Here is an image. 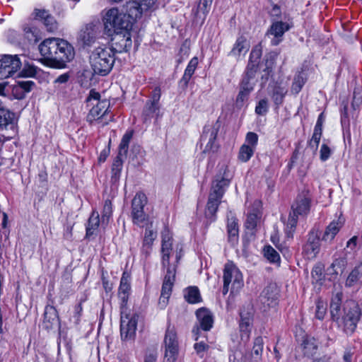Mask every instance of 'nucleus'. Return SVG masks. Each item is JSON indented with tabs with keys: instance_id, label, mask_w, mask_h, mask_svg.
Masks as SVG:
<instances>
[{
	"instance_id": "obj_1",
	"label": "nucleus",
	"mask_w": 362,
	"mask_h": 362,
	"mask_svg": "<svg viewBox=\"0 0 362 362\" xmlns=\"http://www.w3.org/2000/svg\"><path fill=\"white\" fill-rule=\"evenodd\" d=\"M231 175L228 166L223 165L221 167L218 174L216 175L212 182L210 193L206 204L205 215L209 218L214 220V216L221 202V199L229 186Z\"/></svg>"
},
{
	"instance_id": "obj_2",
	"label": "nucleus",
	"mask_w": 362,
	"mask_h": 362,
	"mask_svg": "<svg viewBox=\"0 0 362 362\" xmlns=\"http://www.w3.org/2000/svg\"><path fill=\"white\" fill-rule=\"evenodd\" d=\"M115 61V52L107 45L95 48L90 55L92 69L95 74L100 76H106L110 72Z\"/></svg>"
},
{
	"instance_id": "obj_3",
	"label": "nucleus",
	"mask_w": 362,
	"mask_h": 362,
	"mask_svg": "<svg viewBox=\"0 0 362 362\" xmlns=\"http://www.w3.org/2000/svg\"><path fill=\"white\" fill-rule=\"evenodd\" d=\"M86 101L93 105L87 116L88 121L92 123L96 120H101L104 124H108L112 119V116L108 117L107 112L110 102L105 99L101 100L100 93L95 90L90 91Z\"/></svg>"
},
{
	"instance_id": "obj_4",
	"label": "nucleus",
	"mask_w": 362,
	"mask_h": 362,
	"mask_svg": "<svg viewBox=\"0 0 362 362\" xmlns=\"http://www.w3.org/2000/svg\"><path fill=\"white\" fill-rule=\"evenodd\" d=\"M103 23L105 30L110 33L132 30L133 26L130 16L116 8H110L106 12Z\"/></svg>"
},
{
	"instance_id": "obj_5",
	"label": "nucleus",
	"mask_w": 362,
	"mask_h": 362,
	"mask_svg": "<svg viewBox=\"0 0 362 362\" xmlns=\"http://www.w3.org/2000/svg\"><path fill=\"white\" fill-rule=\"evenodd\" d=\"M230 286V293L239 292L243 286V275L239 269L232 262L226 264L223 270V294L226 295Z\"/></svg>"
},
{
	"instance_id": "obj_6",
	"label": "nucleus",
	"mask_w": 362,
	"mask_h": 362,
	"mask_svg": "<svg viewBox=\"0 0 362 362\" xmlns=\"http://www.w3.org/2000/svg\"><path fill=\"white\" fill-rule=\"evenodd\" d=\"M219 125L206 124L204 127L203 133L200 138V144L203 148V153H215L219 148L216 141Z\"/></svg>"
},
{
	"instance_id": "obj_7",
	"label": "nucleus",
	"mask_w": 362,
	"mask_h": 362,
	"mask_svg": "<svg viewBox=\"0 0 362 362\" xmlns=\"http://www.w3.org/2000/svg\"><path fill=\"white\" fill-rule=\"evenodd\" d=\"M138 315L127 312V309L121 310L120 335L124 341L134 339L136 334Z\"/></svg>"
},
{
	"instance_id": "obj_8",
	"label": "nucleus",
	"mask_w": 362,
	"mask_h": 362,
	"mask_svg": "<svg viewBox=\"0 0 362 362\" xmlns=\"http://www.w3.org/2000/svg\"><path fill=\"white\" fill-rule=\"evenodd\" d=\"M344 310V315L342 317L344 331L348 334H352L360 320L361 310L354 301L346 302Z\"/></svg>"
},
{
	"instance_id": "obj_9",
	"label": "nucleus",
	"mask_w": 362,
	"mask_h": 362,
	"mask_svg": "<svg viewBox=\"0 0 362 362\" xmlns=\"http://www.w3.org/2000/svg\"><path fill=\"white\" fill-rule=\"evenodd\" d=\"M22 66L18 55L5 54L0 57V79L13 76Z\"/></svg>"
},
{
	"instance_id": "obj_10",
	"label": "nucleus",
	"mask_w": 362,
	"mask_h": 362,
	"mask_svg": "<svg viewBox=\"0 0 362 362\" xmlns=\"http://www.w3.org/2000/svg\"><path fill=\"white\" fill-rule=\"evenodd\" d=\"M164 344L165 350L163 362H175L178 354V341L173 327L167 329Z\"/></svg>"
},
{
	"instance_id": "obj_11",
	"label": "nucleus",
	"mask_w": 362,
	"mask_h": 362,
	"mask_svg": "<svg viewBox=\"0 0 362 362\" xmlns=\"http://www.w3.org/2000/svg\"><path fill=\"white\" fill-rule=\"evenodd\" d=\"M147 204V197L143 192H137L132 201V218L134 223L139 225L146 220L144 208Z\"/></svg>"
},
{
	"instance_id": "obj_12",
	"label": "nucleus",
	"mask_w": 362,
	"mask_h": 362,
	"mask_svg": "<svg viewBox=\"0 0 362 362\" xmlns=\"http://www.w3.org/2000/svg\"><path fill=\"white\" fill-rule=\"evenodd\" d=\"M132 30L113 33L111 38L112 51L118 53L129 51L132 45Z\"/></svg>"
},
{
	"instance_id": "obj_13",
	"label": "nucleus",
	"mask_w": 362,
	"mask_h": 362,
	"mask_svg": "<svg viewBox=\"0 0 362 362\" xmlns=\"http://www.w3.org/2000/svg\"><path fill=\"white\" fill-rule=\"evenodd\" d=\"M55 65L57 68H64L66 64L71 61L75 55L74 47L66 40L59 39Z\"/></svg>"
},
{
	"instance_id": "obj_14",
	"label": "nucleus",
	"mask_w": 362,
	"mask_h": 362,
	"mask_svg": "<svg viewBox=\"0 0 362 362\" xmlns=\"http://www.w3.org/2000/svg\"><path fill=\"white\" fill-rule=\"evenodd\" d=\"M320 232L317 229H312L308 235L306 243L303 246V253L307 259L316 257L320 250Z\"/></svg>"
},
{
	"instance_id": "obj_15",
	"label": "nucleus",
	"mask_w": 362,
	"mask_h": 362,
	"mask_svg": "<svg viewBox=\"0 0 362 362\" xmlns=\"http://www.w3.org/2000/svg\"><path fill=\"white\" fill-rule=\"evenodd\" d=\"M165 268L167 269V272L164 277L161 289V295L158 302L159 305L160 306L161 308H164L168 303V299L171 295L172 288L173 286L175 277V267H168Z\"/></svg>"
},
{
	"instance_id": "obj_16",
	"label": "nucleus",
	"mask_w": 362,
	"mask_h": 362,
	"mask_svg": "<svg viewBox=\"0 0 362 362\" xmlns=\"http://www.w3.org/2000/svg\"><path fill=\"white\" fill-rule=\"evenodd\" d=\"M33 16L35 20L45 25L47 31L54 33L58 29V23L49 11L45 8H35Z\"/></svg>"
},
{
	"instance_id": "obj_17",
	"label": "nucleus",
	"mask_w": 362,
	"mask_h": 362,
	"mask_svg": "<svg viewBox=\"0 0 362 362\" xmlns=\"http://www.w3.org/2000/svg\"><path fill=\"white\" fill-rule=\"evenodd\" d=\"M161 253L163 267H173L170 264V256L172 251L173 236L170 231L165 228L162 232Z\"/></svg>"
},
{
	"instance_id": "obj_18",
	"label": "nucleus",
	"mask_w": 362,
	"mask_h": 362,
	"mask_svg": "<svg viewBox=\"0 0 362 362\" xmlns=\"http://www.w3.org/2000/svg\"><path fill=\"white\" fill-rule=\"evenodd\" d=\"M59 38L50 37L45 39L39 45V50L42 56L55 64L57 53V45Z\"/></svg>"
},
{
	"instance_id": "obj_19",
	"label": "nucleus",
	"mask_w": 362,
	"mask_h": 362,
	"mask_svg": "<svg viewBox=\"0 0 362 362\" xmlns=\"http://www.w3.org/2000/svg\"><path fill=\"white\" fill-rule=\"evenodd\" d=\"M290 29L288 23L282 21H275L272 23L269 29L267 30V35H272L271 44L274 46L278 45L283 40L284 33Z\"/></svg>"
},
{
	"instance_id": "obj_20",
	"label": "nucleus",
	"mask_w": 362,
	"mask_h": 362,
	"mask_svg": "<svg viewBox=\"0 0 362 362\" xmlns=\"http://www.w3.org/2000/svg\"><path fill=\"white\" fill-rule=\"evenodd\" d=\"M240 331L241 332L240 339L241 341L247 342L250 339V325L252 320V308L249 305L247 310L245 312L241 310L240 313Z\"/></svg>"
},
{
	"instance_id": "obj_21",
	"label": "nucleus",
	"mask_w": 362,
	"mask_h": 362,
	"mask_svg": "<svg viewBox=\"0 0 362 362\" xmlns=\"http://www.w3.org/2000/svg\"><path fill=\"white\" fill-rule=\"evenodd\" d=\"M278 289L275 284H269L262 291L259 300L265 308L273 307L276 304Z\"/></svg>"
},
{
	"instance_id": "obj_22",
	"label": "nucleus",
	"mask_w": 362,
	"mask_h": 362,
	"mask_svg": "<svg viewBox=\"0 0 362 362\" xmlns=\"http://www.w3.org/2000/svg\"><path fill=\"white\" fill-rule=\"evenodd\" d=\"M42 328L51 330L59 328L60 322L57 309L52 305H47L45 308Z\"/></svg>"
},
{
	"instance_id": "obj_23",
	"label": "nucleus",
	"mask_w": 362,
	"mask_h": 362,
	"mask_svg": "<svg viewBox=\"0 0 362 362\" xmlns=\"http://www.w3.org/2000/svg\"><path fill=\"white\" fill-rule=\"evenodd\" d=\"M0 129L9 131L10 138L16 133L14 114L4 108H0Z\"/></svg>"
},
{
	"instance_id": "obj_24",
	"label": "nucleus",
	"mask_w": 362,
	"mask_h": 362,
	"mask_svg": "<svg viewBox=\"0 0 362 362\" xmlns=\"http://www.w3.org/2000/svg\"><path fill=\"white\" fill-rule=\"evenodd\" d=\"M310 203L311 199L308 195H298L291 206L294 216H306L310 211Z\"/></svg>"
},
{
	"instance_id": "obj_25",
	"label": "nucleus",
	"mask_w": 362,
	"mask_h": 362,
	"mask_svg": "<svg viewBox=\"0 0 362 362\" xmlns=\"http://www.w3.org/2000/svg\"><path fill=\"white\" fill-rule=\"evenodd\" d=\"M131 286H130V276L127 273L124 272L120 280V285L119 287L118 296L121 300L120 309H127V303L130 294Z\"/></svg>"
},
{
	"instance_id": "obj_26",
	"label": "nucleus",
	"mask_w": 362,
	"mask_h": 362,
	"mask_svg": "<svg viewBox=\"0 0 362 362\" xmlns=\"http://www.w3.org/2000/svg\"><path fill=\"white\" fill-rule=\"evenodd\" d=\"M35 83L33 81H18L11 86V92L14 98L21 100L25 97L26 93L30 92Z\"/></svg>"
},
{
	"instance_id": "obj_27",
	"label": "nucleus",
	"mask_w": 362,
	"mask_h": 362,
	"mask_svg": "<svg viewBox=\"0 0 362 362\" xmlns=\"http://www.w3.org/2000/svg\"><path fill=\"white\" fill-rule=\"evenodd\" d=\"M344 224V218L339 216L337 219L333 220L326 228L322 235V240L331 243L337 234L339 232Z\"/></svg>"
},
{
	"instance_id": "obj_28",
	"label": "nucleus",
	"mask_w": 362,
	"mask_h": 362,
	"mask_svg": "<svg viewBox=\"0 0 362 362\" xmlns=\"http://www.w3.org/2000/svg\"><path fill=\"white\" fill-rule=\"evenodd\" d=\"M262 202L259 200H255L253 202L252 209L248 211L247 217L245 221V227L249 230H254L257 226V222L261 217L260 209Z\"/></svg>"
},
{
	"instance_id": "obj_29",
	"label": "nucleus",
	"mask_w": 362,
	"mask_h": 362,
	"mask_svg": "<svg viewBox=\"0 0 362 362\" xmlns=\"http://www.w3.org/2000/svg\"><path fill=\"white\" fill-rule=\"evenodd\" d=\"M202 329L209 331L213 326L214 319L211 313L206 308H199L196 313Z\"/></svg>"
},
{
	"instance_id": "obj_30",
	"label": "nucleus",
	"mask_w": 362,
	"mask_h": 362,
	"mask_svg": "<svg viewBox=\"0 0 362 362\" xmlns=\"http://www.w3.org/2000/svg\"><path fill=\"white\" fill-rule=\"evenodd\" d=\"M250 43L244 36L238 37L233 49L230 52V55L235 57L238 59L241 55L245 56L249 51Z\"/></svg>"
},
{
	"instance_id": "obj_31",
	"label": "nucleus",
	"mask_w": 362,
	"mask_h": 362,
	"mask_svg": "<svg viewBox=\"0 0 362 362\" xmlns=\"http://www.w3.org/2000/svg\"><path fill=\"white\" fill-rule=\"evenodd\" d=\"M97 31L94 26L87 25L83 28L79 34V40L83 42L85 45H90L96 39Z\"/></svg>"
},
{
	"instance_id": "obj_32",
	"label": "nucleus",
	"mask_w": 362,
	"mask_h": 362,
	"mask_svg": "<svg viewBox=\"0 0 362 362\" xmlns=\"http://www.w3.org/2000/svg\"><path fill=\"white\" fill-rule=\"evenodd\" d=\"M126 10L128 12L127 16H130V19L132 22L134 19L140 18L142 13L145 11L137 0L128 1L126 4Z\"/></svg>"
},
{
	"instance_id": "obj_33",
	"label": "nucleus",
	"mask_w": 362,
	"mask_h": 362,
	"mask_svg": "<svg viewBox=\"0 0 362 362\" xmlns=\"http://www.w3.org/2000/svg\"><path fill=\"white\" fill-rule=\"evenodd\" d=\"M287 92V88L280 84H276L274 86L271 97L277 107L282 105Z\"/></svg>"
},
{
	"instance_id": "obj_34",
	"label": "nucleus",
	"mask_w": 362,
	"mask_h": 362,
	"mask_svg": "<svg viewBox=\"0 0 362 362\" xmlns=\"http://www.w3.org/2000/svg\"><path fill=\"white\" fill-rule=\"evenodd\" d=\"M198 65V58L194 57L189 62L187 68L185 70V73L180 80V83H182L185 86L188 85L191 77L194 74Z\"/></svg>"
},
{
	"instance_id": "obj_35",
	"label": "nucleus",
	"mask_w": 362,
	"mask_h": 362,
	"mask_svg": "<svg viewBox=\"0 0 362 362\" xmlns=\"http://www.w3.org/2000/svg\"><path fill=\"white\" fill-rule=\"evenodd\" d=\"M100 224L99 214L97 211H93L90 215L88 225L86 226V236L90 238L95 235L98 231Z\"/></svg>"
},
{
	"instance_id": "obj_36",
	"label": "nucleus",
	"mask_w": 362,
	"mask_h": 362,
	"mask_svg": "<svg viewBox=\"0 0 362 362\" xmlns=\"http://www.w3.org/2000/svg\"><path fill=\"white\" fill-rule=\"evenodd\" d=\"M228 239L230 242H235L238 238V226L237 219L234 217L228 218Z\"/></svg>"
},
{
	"instance_id": "obj_37",
	"label": "nucleus",
	"mask_w": 362,
	"mask_h": 362,
	"mask_svg": "<svg viewBox=\"0 0 362 362\" xmlns=\"http://www.w3.org/2000/svg\"><path fill=\"white\" fill-rule=\"evenodd\" d=\"M304 354L308 356H313L317 349V343L315 338L307 337L302 343Z\"/></svg>"
},
{
	"instance_id": "obj_38",
	"label": "nucleus",
	"mask_w": 362,
	"mask_h": 362,
	"mask_svg": "<svg viewBox=\"0 0 362 362\" xmlns=\"http://www.w3.org/2000/svg\"><path fill=\"white\" fill-rule=\"evenodd\" d=\"M341 293H337L332 298L330 303V313L334 320H338L340 317V306L341 302Z\"/></svg>"
},
{
	"instance_id": "obj_39",
	"label": "nucleus",
	"mask_w": 362,
	"mask_h": 362,
	"mask_svg": "<svg viewBox=\"0 0 362 362\" xmlns=\"http://www.w3.org/2000/svg\"><path fill=\"white\" fill-rule=\"evenodd\" d=\"M184 296L189 303H197L201 301L199 291L196 286H190L185 289Z\"/></svg>"
},
{
	"instance_id": "obj_40",
	"label": "nucleus",
	"mask_w": 362,
	"mask_h": 362,
	"mask_svg": "<svg viewBox=\"0 0 362 362\" xmlns=\"http://www.w3.org/2000/svg\"><path fill=\"white\" fill-rule=\"evenodd\" d=\"M305 81L306 78L304 73L302 71L297 73L293 78V81L291 88V93L295 95L298 94L301 90Z\"/></svg>"
},
{
	"instance_id": "obj_41",
	"label": "nucleus",
	"mask_w": 362,
	"mask_h": 362,
	"mask_svg": "<svg viewBox=\"0 0 362 362\" xmlns=\"http://www.w3.org/2000/svg\"><path fill=\"white\" fill-rule=\"evenodd\" d=\"M157 237L156 231H154L150 228L145 230L144 240H143V250L148 252V250L151 248L153 241Z\"/></svg>"
},
{
	"instance_id": "obj_42",
	"label": "nucleus",
	"mask_w": 362,
	"mask_h": 362,
	"mask_svg": "<svg viewBox=\"0 0 362 362\" xmlns=\"http://www.w3.org/2000/svg\"><path fill=\"white\" fill-rule=\"evenodd\" d=\"M160 95H158L157 98H155L154 100L148 101L146 103V105L144 108V115L146 117H152L153 114L156 113L159 111V101Z\"/></svg>"
},
{
	"instance_id": "obj_43",
	"label": "nucleus",
	"mask_w": 362,
	"mask_h": 362,
	"mask_svg": "<svg viewBox=\"0 0 362 362\" xmlns=\"http://www.w3.org/2000/svg\"><path fill=\"white\" fill-rule=\"evenodd\" d=\"M133 136L132 131H127L122 136L121 142L119 146V154L120 156H126L129 142Z\"/></svg>"
},
{
	"instance_id": "obj_44",
	"label": "nucleus",
	"mask_w": 362,
	"mask_h": 362,
	"mask_svg": "<svg viewBox=\"0 0 362 362\" xmlns=\"http://www.w3.org/2000/svg\"><path fill=\"white\" fill-rule=\"evenodd\" d=\"M345 267L346 260L344 258H337L333 261L328 270L330 274H338L339 272H344Z\"/></svg>"
},
{
	"instance_id": "obj_45",
	"label": "nucleus",
	"mask_w": 362,
	"mask_h": 362,
	"mask_svg": "<svg viewBox=\"0 0 362 362\" xmlns=\"http://www.w3.org/2000/svg\"><path fill=\"white\" fill-rule=\"evenodd\" d=\"M255 150L250 146L243 144L239 150L238 159L243 163L247 162L253 156Z\"/></svg>"
},
{
	"instance_id": "obj_46",
	"label": "nucleus",
	"mask_w": 362,
	"mask_h": 362,
	"mask_svg": "<svg viewBox=\"0 0 362 362\" xmlns=\"http://www.w3.org/2000/svg\"><path fill=\"white\" fill-rule=\"evenodd\" d=\"M264 256L272 263L279 261L280 257L279 253L270 245L265 246L263 250Z\"/></svg>"
},
{
	"instance_id": "obj_47",
	"label": "nucleus",
	"mask_w": 362,
	"mask_h": 362,
	"mask_svg": "<svg viewBox=\"0 0 362 362\" xmlns=\"http://www.w3.org/2000/svg\"><path fill=\"white\" fill-rule=\"evenodd\" d=\"M112 206L110 200L107 199L104 202L103 209L102 211V223L107 224L109 219L112 216Z\"/></svg>"
},
{
	"instance_id": "obj_48",
	"label": "nucleus",
	"mask_w": 362,
	"mask_h": 362,
	"mask_svg": "<svg viewBox=\"0 0 362 362\" xmlns=\"http://www.w3.org/2000/svg\"><path fill=\"white\" fill-rule=\"evenodd\" d=\"M25 37L30 42L35 43L39 41V31L35 28L26 27L24 29Z\"/></svg>"
},
{
	"instance_id": "obj_49",
	"label": "nucleus",
	"mask_w": 362,
	"mask_h": 362,
	"mask_svg": "<svg viewBox=\"0 0 362 362\" xmlns=\"http://www.w3.org/2000/svg\"><path fill=\"white\" fill-rule=\"evenodd\" d=\"M361 272L358 267H355L349 274L346 280V286L348 287L353 286L359 279Z\"/></svg>"
},
{
	"instance_id": "obj_50",
	"label": "nucleus",
	"mask_w": 362,
	"mask_h": 362,
	"mask_svg": "<svg viewBox=\"0 0 362 362\" xmlns=\"http://www.w3.org/2000/svg\"><path fill=\"white\" fill-rule=\"evenodd\" d=\"M264 341L262 337H257L255 339L252 347V355L257 358L262 355L263 351Z\"/></svg>"
},
{
	"instance_id": "obj_51",
	"label": "nucleus",
	"mask_w": 362,
	"mask_h": 362,
	"mask_svg": "<svg viewBox=\"0 0 362 362\" xmlns=\"http://www.w3.org/2000/svg\"><path fill=\"white\" fill-rule=\"evenodd\" d=\"M257 142L258 135L255 132H250L246 135L245 142L244 144L255 149L257 145Z\"/></svg>"
},
{
	"instance_id": "obj_52",
	"label": "nucleus",
	"mask_w": 362,
	"mask_h": 362,
	"mask_svg": "<svg viewBox=\"0 0 362 362\" xmlns=\"http://www.w3.org/2000/svg\"><path fill=\"white\" fill-rule=\"evenodd\" d=\"M268 111V101L267 99H262L259 101L255 107V112L259 115H264Z\"/></svg>"
},
{
	"instance_id": "obj_53",
	"label": "nucleus",
	"mask_w": 362,
	"mask_h": 362,
	"mask_svg": "<svg viewBox=\"0 0 362 362\" xmlns=\"http://www.w3.org/2000/svg\"><path fill=\"white\" fill-rule=\"evenodd\" d=\"M262 56V49L260 46H256L252 49L250 55V63L257 64L258 60Z\"/></svg>"
},
{
	"instance_id": "obj_54",
	"label": "nucleus",
	"mask_w": 362,
	"mask_h": 362,
	"mask_svg": "<svg viewBox=\"0 0 362 362\" xmlns=\"http://www.w3.org/2000/svg\"><path fill=\"white\" fill-rule=\"evenodd\" d=\"M257 68L256 64H252L249 62L246 69L245 76L243 77V78H248V80L250 81L253 80L257 71Z\"/></svg>"
},
{
	"instance_id": "obj_55",
	"label": "nucleus",
	"mask_w": 362,
	"mask_h": 362,
	"mask_svg": "<svg viewBox=\"0 0 362 362\" xmlns=\"http://www.w3.org/2000/svg\"><path fill=\"white\" fill-rule=\"evenodd\" d=\"M254 88V83H252L248 78H243L240 84V90L250 93Z\"/></svg>"
},
{
	"instance_id": "obj_56",
	"label": "nucleus",
	"mask_w": 362,
	"mask_h": 362,
	"mask_svg": "<svg viewBox=\"0 0 362 362\" xmlns=\"http://www.w3.org/2000/svg\"><path fill=\"white\" fill-rule=\"evenodd\" d=\"M320 154V159L322 161H325L329 158L331 155V150L327 144H323L321 146Z\"/></svg>"
},
{
	"instance_id": "obj_57",
	"label": "nucleus",
	"mask_w": 362,
	"mask_h": 362,
	"mask_svg": "<svg viewBox=\"0 0 362 362\" xmlns=\"http://www.w3.org/2000/svg\"><path fill=\"white\" fill-rule=\"evenodd\" d=\"M323 269L321 265L315 266L312 271V277L317 281H321L323 277Z\"/></svg>"
},
{
	"instance_id": "obj_58",
	"label": "nucleus",
	"mask_w": 362,
	"mask_h": 362,
	"mask_svg": "<svg viewBox=\"0 0 362 362\" xmlns=\"http://www.w3.org/2000/svg\"><path fill=\"white\" fill-rule=\"evenodd\" d=\"M249 95V93L240 90L236 98V105L239 107H243L245 101L247 100Z\"/></svg>"
},
{
	"instance_id": "obj_59",
	"label": "nucleus",
	"mask_w": 362,
	"mask_h": 362,
	"mask_svg": "<svg viewBox=\"0 0 362 362\" xmlns=\"http://www.w3.org/2000/svg\"><path fill=\"white\" fill-rule=\"evenodd\" d=\"M325 314H326V308L320 303H318L317 304V307H316L315 317L317 319L322 320L324 319Z\"/></svg>"
},
{
	"instance_id": "obj_60",
	"label": "nucleus",
	"mask_w": 362,
	"mask_h": 362,
	"mask_svg": "<svg viewBox=\"0 0 362 362\" xmlns=\"http://www.w3.org/2000/svg\"><path fill=\"white\" fill-rule=\"evenodd\" d=\"M321 136L319 134H313V136H312V138L310 139V141H309V145L310 146V147L315 150H316L318 147V145L320 144V139H321Z\"/></svg>"
},
{
	"instance_id": "obj_61",
	"label": "nucleus",
	"mask_w": 362,
	"mask_h": 362,
	"mask_svg": "<svg viewBox=\"0 0 362 362\" xmlns=\"http://www.w3.org/2000/svg\"><path fill=\"white\" fill-rule=\"evenodd\" d=\"M37 74L36 68L33 66H29L28 68H24L22 71V75L26 77H33Z\"/></svg>"
},
{
	"instance_id": "obj_62",
	"label": "nucleus",
	"mask_w": 362,
	"mask_h": 362,
	"mask_svg": "<svg viewBox=\"0 0 362 362\" xmlns=\"http://www.w3.org/2000/svg\"><path fill=\"white\" fill-rule=\"evenodd\" d=\"M297 216H293L290 215L286 228L287 229H289L290 231H293L296 228V224H297Z\"/></svg>"
},
{
	"instance_id": "obj_63",
	"label": "nucleus",
	"mask_w": 362,
	"mask_h": 362,
	"mask_svg": "<svg viewBox=\"0 0 362 362\" xmlns=\"http://www.w3.org/2000/svg\"><path fill=\"white\" fill-rule=\"evenodd\" d=\"M138 2L143 6L145 11L151 8L155 4L156 0H137Z\"/></svg>"
},
{
	"instance_id": "obj_64",
	"label": "nucleus",
	"mask_w": 362,
	"mask_h": 362,
	"mask_svg": "<svg viewBox=\"0 0 362 362\" xmlns=\"http://www.w3.org/2000/svg\"><path fill=\"white\" fill-rule=\"evenodd\" d=\"M194 348L198 354H201L208 349L209 346L204 341H200L194 344Z\"/></svg>"
}]
</instances>
